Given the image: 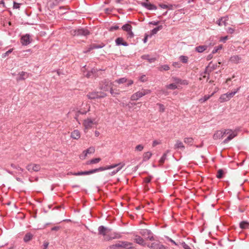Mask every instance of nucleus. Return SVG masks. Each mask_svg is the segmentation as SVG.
Here are the masks:
<instances>
[{
  "instance_id": "69168bd1",
  "label": "nucleus",
  "mask_w": 249,
  "mask_h": 249,
  "mask_svg": "<svg viewBox=\"0 0 249 249\" xmlns=\"http://www.w3.org/2000/svg\"><path fill=\"white\" fill-rule=\"evenodd\" d=\"M59 229H60V227L55 226V227H53L51 230H52V231H58Z\"/></svg>"
},
{
  "instance_id": "cd10ccee",
  "label": "nucleus",
  "mask_w": 249,
  "mask_h": 249,
  "mask_svg": "<svg viewBox=\"0 0 249 249\" xmlns=\"http://www.w3.org/2000/svg\"><path fill=\"white\" fill-rule=\"evenodd\" d=\"M162 25H160V26H158V27L155 28L154 29H153L151 32V34L152 35H154L155 34H156L157 33V32L160 30L161 29H162Z\"/></svg>"
},
{
  "instance_id": "f3484780",
  "label": "nucleus",
  "mask_w": 249,
  "mask_h": 249,
  "mask_svg": "<svg viewBox=\"0 0 249 249\" xmlns=\"http://www.w3.org/2000/svg\"><path fill=\"white\" fill-rule=\"evenodd\" d=\"M19 76L17 78L18 81L25 80L29 76V74L24 71H21L18 74Z\"/></svg>"
},
{
  "instance_id": "ddd939ff",
  "label": "nucleus",
  "mask_w": 249,
  "mask_h": 249,
  "mask_svg": "<svg viewBox=\"0 0 249 249\" xmlns=\"http://www.w3.org/2000/svg\"><path fill=\"white\" fill-rule=\"evenodd\" d=\"M146 2H141V5L146 8V9L151 10H156L157 7L156 5L151 4V3H148V0H145Z\"/></svg>"
},
{
  "instance_id": "b1692460",
  "label": "nucleus",
  "mask_w": 249,
  "mask_h": 249,
  "mask_svg": "<svg viewBox=\"0 0 249 249\" xmlns=\"http://www.w3.org/2000/svg\"><path fill=\"white\" fill-rule=\"evenodd\" d=\"M207 48V46L206 45H201L197 46L196 48V51L198 53H202L205 51Z\"/></svg>"
},
{
  "instance_id": "39448f33",
  "label": "nucleus",
  "mask_w": 249,
  "mask_h": 249,
  "mask_svg": "<svg viewBox=\"0 0 249 249\" xmlns=\"http://www.w3.org/2000/svg\"><path fill=\"white\" fill-rule=\"evenodd\" d=\"M71 34L73 36H87L89 34L88 30L84 28H78L77 29H72L70 31Z\"/></svg>"
},
{
  "instance_id": "f03ea898",
  "label": "nucleus",
  "mask_w": 249,
  "mask_h": 249,
  "mask_svg": "<svg viewBox=\"0 0 249 249\" xmlns=\"http://www.w3.org/2000/svg\"><path fill=\"white\" fill-rule=\"evenodd\" d=\"M98 231L99 234L103 235L104 240L106 241H109L119 237L117 233H110L111 230L103 226H101L98 228Z\"/></svg>"
},
{
  "instance_id": "f704fd0d",
  "label": "nucleus",
  "mask_w": 249,
  "mask_h": 249,
  "mask_svg": "<svg viewBox=\"0 0 249 249\" xmlns=\"http://www.w3.org/2000/svg\"><path fill=\"white\" fill-rule=\"evenodd\" d=\"M68 175H73L75 176H80V175H88L87 171H84V172H78L77 173H72L71 172L69 173L68 174Z\"/></svg>"
},
{
  "instance_id": "f8f14e48",
  "label": "nucleus",
  "mask_w": 249,
  "mask_h": 249,
  "mask_svg": "<svg viewBox=\"0 0 249 249\" xmlns=\"http://www.w3.org/2000/svg\"><path fill=\"white\" fill-rule=\"evenodd\" d=\"M147 246L151 249H164V246L158 241L154 242L150 245L148 244Z\"/></svg>"
},
{
  "instance_id": "e433bc0d",
  "label": "nucleus",
  "mask_w": 249,
  "mask_h": 249,
  "mask_svg": "<svg viewBox=\"0 0 249 249\" xmlns=\"http://www.w3.org/2000/svg\"><path fill=\"white\" fill-rule=\"evenodd\" d=\"M95 148L93 146H91L89 147L86 150H84L87 154H92L95 152Z\"/></svg>"
},
{
  "instance_id": "9d476101",
  "label": "nucleus",
  "mask_w": 249,
  "mask_h": 249,
  "mask_svg": "<svg viewBox=\"0 0 249 249\" xmlns=\"http://www.w3.org/2000/svg\"><path fill=\"white\" fill-rule=\"evenodd\" d=\"M95 124V119H91L90 118H87L84 121L83 125L85 127V131L86 130H88L92 128L93 125Z\"/></svg>"
},
{
  "instance_id": "7ed1b4c3",
  "label": "nucleus",
  "mask_w": 249,
  "mask_h": 249,
  "mask_svg": "<svg viewBox=\"0 0 249 249\" xmlns=\"http://www.w3.org/2000/svg\"><path fill=\"white\" fill-rule=\"evenodd\" d=\"M151 92V91L150 89H142L141 90L133 94L131 96L130 99L132 101H137L144 95L150 94Z\"/></svg>"
},
{
  "instance_id": "4be33fe9",
  "label": "nucleus",
  "mask_w": 249,
  "mask_h": 249,
  "mask_svg": "<svg viewBox=\"0 0 249 249\" xmlns=\"http://www.w3.org/2000/svg\"><path fill=\"white\" fill-rule=\"evenodd\" d=\"M141 58L142 59L147 60L149 63H153L156 60V58L151 57L148 54L143 55L141 56Z\"/></svg>"
},
{
  "instance_id": "7c9ffc66",
  "label": "nucleus",
  "mask_w": 249,
  "mask_h": 249,
  "mask_svg": "<svg viewBox=\"0 0 249 249\" xmlns=\"http://www.w3.org/2000/svg\"><path fill=\"white\" fill-rule=\"evenodd\" d=\"M194 140L191 137L185 138L184 139V142L188 144L192 145L193 143Z\"/></svg>"
},
{
  "instance_id": "6e6552de",
  "label": "nucleus",
  "mask_w": 249,
  "mask_h": 249,
  "mask_svg": "<svg viewBox=\"0 0 249 249\" xmlns=\"http://www.w3.org/2000/svg\"><path fill=\"white\" fill-rule=\"evenodd\" d=\"M107 96V94L104 92H92L87 95V97L90 99H95L97 98H104Z\"/></svg>"
},
{
  "instance_id": "338daca9",
  "label": "nucleus",
  "mask_w": 249,
  "mask_h": 249,
  "mask_svg": "<svg viewBox=\"0 0 249 249\" xmlns=\"http://www.w3.org/2000/svg\"><path fill=\"white\" fill-rule=\"evenodd\" d=\"M127 82H128L127 84V86H129L133 84V81L132 80H128Z\"/></svg>"
},
{
  "instance_id": "79ce46f5",
  "label": "nucleus",
  "mask_w": 249,
  "mask_h": 249,
  "mask_svg": "<svg viewBox=\"0 0 249 249\" xmlns=\"http://www.w3.org/2000/svg\"><path fill=\"white\" fill-rule=\"evenodd\" d=\"M96 70L94 69H92L90 71L88 72L86 74V77L90 78L94 73H95Z\"/></svg>"
},
{
  "instance_id": "6e6d98bb",
  "label": "nucleus",
  "mask_w": 249,
  "mask_h": 249,
  "mask_svg": "<svg viewBox=\"0 0 249 249\" xmlns=\"http://www.w3.org/2000/svg\"><path fill=\"white\" fill-rule=\"evenodd\" d=\"M98 171H99L98 168H96V169H94L87 171V174H88V175H89V174H91L92 173H94L98 172Z\"/></svg>"
},
{
  "instance_id": "c85d7f7f",
  "label": "nucleus",
  "mask_w": 249,
  "mask_h": 249,
  "mask_svg": "<svg viewBox=\"0 0 249 249\" xmlns=\"http://www.w3.org/2000/svg\"><path fill=\"white\" fill-rule=\"evenodd\" d=\"M100 160H101L100 158H95V159H92V160L88 161L87 162V164H95V163H98Z\"/></svg>"
},
{
  "instance_id": "680f3d73",
  "label": "nucleus",
  "mask_w": 249,
  "mask_h": 249,
  "mask_svg": "<svg viewBox=\"0 0 249 249\" xmlns=\"http://www.w3.org/2000/svg\"><path fill=\"white\" fill-rule=\"evenodd\" d=\"M13 7L15 9H18V8H19V7H20V4L19 3H17L16 2H14V5H13Z\"/></svg>"
},
{
  "instance_id": "5701e85b",
  "label": "nucleus",
  "mask_w": 249,
  "mask_h": 249,
  "mask_svg": "<svg viewBox=\"0 0 249 249\" xmlns=\"http://www.w3.org/2000/svg\"><path fill=\"white\" fill-rule=\"evenodd\" d=\"M152 155V154L150 152H146L144 153V154L143 155V161L148 160L149 159H150V158H151Z\"/></svg>"
},
{
  "instance_id": "13d9d810",
  "label": "nucleus",
  "mask_w": 249,
  "mask_h": 249,
  "mask_svg": "<svg viewBox=\"0 0 249 249\" xmlns=\"http://www.w3.org/2000/svg\"><path fill=\"white\" fill-rule=\"evenodd\" d=\"M173 66L176 68H180L181 67V65L178 62H174L173 63Z\"/></svg>"
},
{
  "instance_id": "37998d69",
  "label": "nucleus",
  "mask_w": 249,
  "mask_h": 249,
  "mask_svg": "<svg viewBox=\"0 0 249 249\" xmlns=\"http://www.w3.org/2000/svg\"><path fill=\"white\" fill-rule=\"evenodd\" d=\"M222 45H220L217 47H215L213 50L212 51V53H217L219 50L222 49Z\"/></svg>"
},
{
  "instance_id": "49530a36",
  "label": "nucleus",
  "mask_w": 249,
  "mask_h": 249,
  "mask_svg": "<svg viewBox=\"0 0 249 249\" xmlns=\"http://www.w3.org/2000/svg\"><path fill=\"white\" fill-rule=\"evenodd\" d=\"M103 47V46L97 45L96 44H92L90 46V50H93L94 49L101 48Z\"/></svg>"
},
{
  "instance_id": "e2e57ef3",
  "label": "nucleus",
  "mask_w": 249,
  "mask_h": 249,
  "mask_svg": "<svg viewBox=\"0 0 249 249\" xmlns=\"http://www.w3.org/2000/svg\"><path fill=\"white\" fill-rule=\"evenodd\" d=\"M228 36H224V37H221L220 38V40L221 41L225 42L228 39Z\"/></svg>"
},
{
  "instance_id": "473e14b6",
  "label": "nucleus",
  "mask_w": 249,
  "mask_h": 249,
  "mask_svg": "<svg viewBox=\"0 0 249 249\" xmlns=\"http://www.w3.org/2000/svg\"><path fill=\"white\" fill-rule=\"evenodd\" d=\"M214 92H213L212 93L211 95H205L204 96L203 98H202L201 99H199V101L201 102V103H203L205 101H206L207 100H208L211 97H212L213 95Z\"/></svg>"
},
{
  "instance_id": "c9c22d12",
  "label": "nucleus",
  "mask_w": 249,
  "mask_h": 249,
  "mask_svg": "<svg viewBox=\"0 0 249 249\" xmlns=\"http://www.w3.org/2000/svg\"><path fill=\"white\" fill-rule=\"evenodd\" d=\"M127 80L126 78H125V77H123V78H121L116 80L115 82L119 84H123V83H125L127 82Z\"/></svg>"
},
{
  "instance_id": "bf43d9fd",
  "label": "nucleus",
  "mask_w": 249,
  "mask_h": 249,
  "mask_svg": "<svg viewBox=\"0 0 249 249\" xmlns=\"http://www.w3.org/2000/svg\"><path fill=\"white\" fill-rule=\"evenodd\" d=\"M151 177H148L144 178V182L145 183H149L151 181Z\"/></svg>"
},
{
  "instance_id": "20e7f679",
  "label": "nucleus",
  "mask_w": 249,
  "mask_h": 249,
  "mask_svg": "<svg viewBox=\"0 0 249 249\" xmlns=\"http://www.w3.org/2000/svg\"><path fill=\"white\" fill-rule=\"evenodd\" d=\"M240 88L239 87L231 92L222 94L219 98V102L223 103L229 101L239 90Z\"/></svg>"
},
{
  "instance_id": "c756f323",
  "label": "nucleus",
  "mask_w": 249,
  "mask_h": 249,
  "mask_svg": "<svg viewBox=\"0 0 249 249\" xmlns=\"http://www.w3.org/2000/svg\"><path fill=\"white\" fill-rule=\"evenodd\" d=\"M122 29L124 31L128 32L130 31V29H132V26L131 25L129 24H125L122 26Z\"/></svg>"
},
{
  "instance_id": "1a4fd4ad",
  "label": "nucleus",
  "mask_w": 249,
  "mask_h": 249,
  "mask_svg": "<svg viewBox=\"0 0 249 249\" xmlns=\"http://www.w3.org/2000/svg\"><path fill=\"white\" fill-rule=\"evenodd\" d=\"M140 233L143 236L145 239H149L151 241L154 240L153 234L151 231L147 229H142L140 232Z\"/></svg>"
},
{
  "instance_id": "864d4df0",
  "label": "nucleus",
  "mask_w": 249,
  "mask_h": 249,
  "mask_svg": "<svg viewBox=\"0 0 249 249\" xmlns=\"http://www.w3.org/2000/svg\"><path fill=\"white\" fill-rule=\"evenodd\" d=\"M234 31H235V29L231 27H229L227 30V33L229 34H233L234 33Z\"/></svg>"
},
{
  "instance_id": "a211bd4d",
  "label": "nucleus",
  "mask_w": 249,
  "mask_h": 249,
  "mask_svg": "<svg viewBox=\"0 0 249 249\" xmlns=\"http://www.w3.org/2000/svg\"><path fill=\"white\" fill-rule=\"evenodd\" d=\"M116 44L118 46L123 45L124 46H128V43L124 41V39L122 37H118L115 40Z\"/></svg>"
},
{
  "instance_id": "dca6fc26",
  "label": "nucleus",
  "mask_w": 249,
  "mask_h": 249,
  "mask_svg": "<svg viewBox=\"0 0 249 249\" xmlns=\"http://www.w3.org/2000/svg\"><path fill=\"white\" fill-rule=\"evenodd\" d=\"M21 42L23 45H27L30 43V36L28 34L23 36L21 38Z\"/></svg>"
},
{
  "instance_id": "58836bf2",
  "label": "nucleus",
  "mask_w": 249,
  "mask_h": 249,
  "mask_svg": "<svg viewBox=\"0 0 249 249\" xmlns=\"http://www.w3.org/2000/svg\"><path fill=\"white\" fill-rule=\"evenodd\" d=\"M177 86L175 84H171L166 86V88L170 89H177Z\"/></svg>"
},
{
  "instance_id": "6ab92c4d",
  "label": "nucleus",
  "mask_w": 249,
  "mask_h": 249,
  "mask_svg": "<svg viewBox=\"0 0 249 249\" xmlns=\"http://www.w3.org/2000/svg\"><path fill=\"white\" fill-rule=\"evenodd\" d=\"M241 60V57L237 55L231 56L230 59V60L231 62L235 64H237L239 63Z\"/></svg>"
},
{
  "instance_id": "a878e982",
  "label": "nucleus",
  "mask_w": 249,
  "mask_h": 249,
  "mask_svg": "<svg viewBox=\"0 0 249 249\" xmlns=\"http://www.w3.org/2000/svg\"><path fill=\"white\" fill-rule=\"evenodd\" d=\"M116 165H108L106 167H100L98 168L99 171H102L110 169L115 168Z\"/></svg>"
},
{
  "instance_id": "f257e3e1",
  "label": "nucleus",
  "mask_w": 249,
  "mask_h": 249,
  "mask_svg": "<svg viewBox=\"0 0 249 249\" xmlns=\"http://www.w3.org/2000/svg\"><path fill=\"white\" fill-rule=\"evenodd\" d=\"M226 134H229V136L225 139L223 142L227 143L237 135V132L236 130L231 129H225L220 130H217L213 135V139L217 140L222 139L226 136Z\"/></svg>"
},
{
  "instance_id": "603ef678",
  "label": "nucleus",
  "mask_w": 249,
  "mask_h": 249,
  "mask_svg": "<svg viewBox=\"0 0 249 249\" xmlns=\"http://www.w3.org/2000/svg\"><path fill=\"white\" fill-rule=\"evenodd\" d=\"M119 28V26L118 25H115L111 26L109 28V31H113L114 30H117Z\"/></svg>"
},
{
  "instance_id": "ea45409f",
  "label": "nucleus",
  "mask_w": 249,
  "mask_h": 249,
  "mask_svg": "<svg viewBox=\"0 0 249 249\" xmlns=\"http://www.w3.org/2000/svg\"><path fill=\"white\" fill-rule=\"evenodd\" d=\"M179 59L183 63H187L188 62V58L187 56L181 55L179 57Z\"/></svg>"
},
{
  "instance_id": "c03bdc74",
  "label": "nucleus",
  "mask_w": 249,
  "mask_h": 249,
  "mask_svg": "<svg viewBox=\"0 0 249 249\" xmlns=\"http://www.w3.org/2000/svg\"><path fill=\"white\" fill-rule=\"evenodd\" d=\"M159 6L161 8H163V9L169 8V9H172V5H167L164 4H160L159 5Z\"/></svg>"
},
{
  "instance_id": "4468645a",
  "label": "nucleus",
  "mask_w": 249,
  "mask_h": 249,
  "mask_svg": "<svg viewBox=\"0 0 249 249\" xmlns=\"http://www.w3.org/2000/svg\"><path fill=\"white\" fill-rule=\"evenodd\" d=\"M134 240L136 243L142 246H145L146 245V243L144 242L143 239L139 235H135L134 238Z\"/></svg>"
},
{
  "instance_id": "412c9836",
  "label": "nucleus",
  "mask_w": 249,
  "mask_h": 249,
  "mask_svg": "<svg viewBox=\"0 0 249 249\" xmlns=\"http://www.w3.org/2000/svg\"><path fill=\"white\" fill-rule=\"evenodd\" d=\"M175 149H180L181 150H184L185 148V146L183 145V143L182 142L179 140H177L176 142V144H175Z\"/></svg>"
},
{
  "instance_id": "393cba45",
  "label": "nucleus",
  "mask_w": 249,
  "mask_h": 249,
  "mask_svg": "<svg viewBox=\"0 0 249 249\" xmlns=\"http://www.w3.org/2000/svg\"><path fill=\"white\" fill-rule=\"evenodd\" d=\"M33 234L30 232H28L25 234L24 237V241L25 242H27L31 240L33 238Z\"/></svg>"
},
{
  "instance_id": "a18cd8bd",
  "label": "nucleus",
  "mask_w": 249,
  "mask_h": 249,
  "mask_svg": "<svg viewBox=\"0 0 249 249\" xmlns=\"http://www.w3.org/2000/svg\"><path fill=\"white\" fill-rule=\"evenodd\" d=\"M159 106V111L161 112H163L165 111V107L163 105L158 103L157 104Z\"/></svg>"
},
{
  "instance_id": "2eb2a0df",
  "label": "nucleus",
  "mask_w": 249,
  "mask_h": 249,
  "mask_svg": "<svg viewBox=\"0 0 249 249\" xmlns=\"http://www.w3.org/2000/svg\"><path fill=\"white\" fill-rule=\"evenodd\" d=\"M228 17H222L216 21V24L219 26H226L227 25V21L228 20Z\"/></svg>"
},
{
  "instance_id": "0eeeda50",
  "label": "nucleus",
  "mask_w": 249,
  "mask_h": 249,
  "mask_svg": "<svg viewBox=\"0 0 249 249\" xmlns=\"http://www.w3.org/2000/svg\"><path fill=\"white\" fill-rule=\"evenodd\" d=\"M113 86V83L106 79L102 81L100 84V89L104 91H108Z\"/></svg>"
},
{
  "instance_id": "052dcab7",
  "label": "nucleus",
  "mask_w": 249,
  "mask_h": 249,
  "mask_svg": "<svg viewBox=\"0 0 249 249\" xmlns=\"http://www.w3.org/2000/svg\"><path fill=\"white\" fill-rule=\"evenodd\" d=\"M212 64V62H210L209 66L207 67V69L209 67H210L213 70H214L216 69V65H213L212 66H211V65Z\"/></svg>"
},
{
  "instance_id": "a19ab883",
  "label": "nucleus",
  "mask_w": 249,
  "mask_h": 249,
  "mask_svg": "<svg viewBox=\"0 0 249 249\" xmlns=\"http://www.w3.org/2000/svg\"><path fill=\"white\" fill-rule=\"evenodd\" d=\"M224 173V171L222 169H219L217 171V174L216 175V177L218 178H221L223 177V175Z\"/></svg>"
},
{
  "instance_id": "09e8293b",
  "label": "nucleus",
  "mask_w": 249,
  "mask_h": 249,
  "mask_svg": "<svg viewBox=\"0 0 249 249\" xmlns=\"http://www.w3.org/2000/svg\"><path fill=\"white\" fill-rule=\"evenodd\" d=\"M143 149V146L142 144H139L135 147V150L138 151H142Z\"/></svg>"
},
{
  "instance_id": "72a5a7b5",
  "label": "nucleus",
  "mask_w": 249,
  "mask_h": 249,
  "mask_svg": "<svg viewBox=\"0 0 249 249\" xmlns=\"http://www.w3.org/2000/svg\"><path fill=\"white\" fill-rule=\"evenodd\" d=\"M125 164L124 163H119L118 164H113L111 165H116L115 167H117V169L116 170L117 171V172H119L122 168L124 166Z\"/></svg>"
},
{
  "instance_id": "8fccbe9b",
  "label": "nucleus",
  "mask_w": 249,
  "mask_h": 249,
  "mask_svg": "<svg viewBox=\"0 0 249 249\" xmlns=\"http://www.w3.org/2000/svg\"><path fill=\"white\" fill-rule=\"evenodd\" d=\"M13 50V49H11L7 51L6 52H5L4 53L2 54V57H5L6 56H8L10 53H11L12 52Z\"/></svg>"
},
{
  "instance_id": "aec40b11",
  "label": "nucleus",
  "mask_w": 249,
  "mask_h": 249,
  "mask_svg": "<svg viewBox=\"0 0 249 249\" xmlns=\"http://www.w3.org/2000/svg\"><path fill=\"white\" fill-rule=\"evenodd\" d=\"M71 137L75 140H78L80 137V133L78 130H74L71 133Z\"/></svg>"
},
{
  "instance_id": "de8ad7c7",
  "label": "nucleus",
  "mask_w": 249,
  "mask_h": 249,
  "mask_svg": "<svg viewBox=\"0 0 249 249\" xmlns=\"http://www.w3.org/2000/svg\"><path fill=\"white\" fill-rule=\"evenodd\" d=\"M110 92L111 94L113 96H115L116 95H118L119 94L118 92L115 91L113 89L112 87H111V88L110 89Z\"/></svg>"
},
{
  "instance_id": "9b49d317",
  "label": "nucleus",
  "mask_w": 249,
  "mask_h": 249,
  "mask_svg": "<svg viewBox=\"0 0 249 249\" xmlns=\"http://www.w3.org/2000/svg\"><path fill=\"white\" fill-rule=\"evenodd\" d=\"M26 169L30 172H37L40 170V166L38 164L31 163L27 166Z\"/></svg>"
},
{
  "instance_id": "2f4dec72",
  "label": "nucleus",
  "mask_w": 249,
  "mask_h": 249,
  "mask_svg": "<svg viewBox=\"0 0 249 249\" xmlns=\"http://www.w3.org/2000/svg\"><path fill=\"white\" fill-rule=\"evenodd\" d=\"M168 152H169V151L167 150L165 153L163 154L162 156L160 159V160H159V162L160 164H162L164 162L165 160L166 159L167 154Z\"/></svg>"
},
{
  "instance_id": "bb28decb",
  "label": "nucleus",
  "mask_w": 249,
  "mask_h": 249,
  "mask_svg": "<svg viewBox=\"0 0 249 249\" xmlns=\"http://www.w3.org/2000/svg\"><path fill=\"white\" fill-rule=\"evenodd\" d=\"M249 223L246 221H242L240 223V227L242 229L249 228Z\"/></svg>"
},
{
  "instance_id": "4c0bfd02",
  "label": "nucleus",
  "mask_w": 249,
  "mask_h": 249,
  "mask_svg": "<svg viewBox=\"0 0 249 249\" xmlns=\"http://www.w3.org/2000/svg\"><path fill=\"white\" fill-rule=\"evenodd\" d=\"M170 68L168 65H161L160 67H159V70L160 71L164 70V71H168L169 70Z\"/></svg>"
},
{
  "instance_id": "4d7b16f0",
  "label": "nucleus",
  "mask_w": 249,
  "mask_h": 249,
  "mask_svg": "<svg viewBox=\"0 0 249 249\" xmlns=\"http://www.w3.org/2000/svg\"><path fill=\"white\" fill-rule=\"evenodd\" d=\"M128 35V37L132 38L134 36V34L132 31V29H130V31L127 32Z\"/></svg>"
},
{
  "instance_id": "5fc2aeb1",
  "label": "nucleus",
  "mask_w": 249,
  "mask_h": 249,
  "mask_svg": "<svg viewBox=\"0 0 249 249\" xmlns=\"http://www.w3.org/2000/svg\"><path fill=\"white\" fill-rule=\"evenodd\" d=\"M181 245L182 246L184 249H191L190 247L186 244L184 242H182L180 243Z\"/></svg>"
},
{
  "instance_id": "3c124183",
  "label": "nucleus",
  "mask_w": 249,
  "mask_h": 249,
  "mask_svg": "<svg viewBox=\"0 0 249 249\" xmlns=\"http://www.w3.org/2000/svg\"><path fill=\"white\" fill-rule=\"evenodd\" d=\"M87 155L88 154L86 153V152L85 151H84L83 152V153L79 156V158L82 160H84L86 158Z\"/></svg>"
},
{
  "instance_id": "423d86ee",
  "label": "nucleus",
  "mask_w": 249,
  "mask_h": 249,
  "mask_svg": "<svg viewBox=\"0 0 249 249\" xmlns=\"http://www.w3.org/2000/svg\"><path fill=\"white\" fill-rule=\"evenodd\" d=\"M130 246L129 242L125 241H118L116 244L109 246L107 249H118L119 248L128 247Z\"/></svg>"
},
{
  "instance_id": "0e129e2a",
  "label": "nucleus",
  "mask_w": 249,
  "mask_h": 249,
  "mask_svg": "<svg viewBox=\"0 0 249 249\" xmlns=\"http://www.w3.org/2000/svg\"><path fill=\"white\" fill-rule=\"evenodd\" d=\"M160 143V142H158L157 141H154L152 143V146L153 147L156 146L157 145L159 144Z\"/></svg>"
},
{
  "instance_id": "774afa93",
  "label": "nucleus",
  "mask_w": 249,
  "mask_h": 249,
  "mask_svg": "<svg viewBox=\"0 0 249 249\" xmlns=\"http://www.w3.org/2000/svg\"><path fill=\"white\" fill-rule=\"evenodd\" d=\"M49 243L48 242H45L43 244V249H46L48 248Z\"/></svg>"
}]
</instances>
